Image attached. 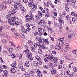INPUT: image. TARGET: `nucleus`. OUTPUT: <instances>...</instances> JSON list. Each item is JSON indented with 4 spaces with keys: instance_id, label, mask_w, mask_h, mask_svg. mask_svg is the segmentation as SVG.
<instances>
[{
    "instance_id": "34",
    "label": "nucleus",
    "mask_w": 77,
    "mask_h": 77,
    "mask_svg": "<svg viewBox=\"0 0 77 77\" xmlns=\"http://www.w3.org/2000/svg\"><path fill=\"white\" fill-rule=\"evenodd\" d=\"M28 5L29 7H32V6H33V4H34L29 2H28Z\"/></svg>"
},
{
    "instance_id": "47",
    "label": "nucleus",
    "mask_w": 77,
    "mask_h": 77,
    "mask_svg": "<svg viewBox=\"0 0 77 77\" xmlns=\"http://www.w3.org/2000/svg\"><path fill=\"white\" fill-rule=\"evenodd\" d=\"M31 50L32 52H35V48H34V47L32 46L31 48Z\"/></svg>"
},
{
    "instance_id": "3",
    "label": "nucleus",
    "mask_w": 77,
    "mask_h": 77,
    "mask_svg": "<svg viewBox=\"0 0 77 77\" xmlns=\"http://www.w3.org/2000/svg\"><path fill=\"white\" fill-rule=\"evenodd\" d=\"M5 9L7 8L6 7V3L4 2L0 6V11H2L3 9H5Z\"/></svg>"
},
{
    "instance_id": "16",
    "label": "nucleus",
    "mask_w": 77,
    "mask_h": 77,
    "mask_svg": "<svg viewBox=\"0 0 77 77\" xmlns=\"http://www.w3.org/2000/svg\"><path fill=\"white\" fill-rule=\"evenodd\" d=\"M8 14L9 15H13L14 16L15 15V13L11 11H9L8 13Z\"/></svg>"
},
{
    "instance_id": "45",
    "label": "nucleus",
    "mask_w": 77,
    "mask_h": 77,
    "mask_svg": "<svg viewBox=\"0 0 77 77\" xmlns=\"http://www.w3.org/2000/svg\"><path fill=\"white\" fill-rule=\"evenodd\" d=\"M35 17L37 20H39V19L40 18L39 17V16L38 15H35Z\"/></svg>"
},
{
    "instance_id": "28",
    "label": "nucleus",
    "mask_w": 77,
    "mask_h": 77,
    "mask_svg": "<svg viewBox=\"0 0 77 77\" xmlns=\"http://www.w3.org/2000/svg\"><path fill=\"white\" fill-rule=\"evenodd\" d=\"M20 9L23 12H25L26 11V9H25V8L23 6H21L20 7Z\"/></svg>"
},
{
    "instance_id": "64",
    "label": "nucleus",
    "mask_w": 77,
    "mask_h": 77,
    "mask_svg": "<svg viewBox=\"0 0 77 77\" xmlns=\"http://www.w3.org/2000/svg\"><path fill=\"white\" fill-rule=\"evenodd\" d=\"M39 9H40L41 11H42V12H43V11H44V9L42 8V7H39Z\"/></svg>"
},
{
    "instance_id": "6",
    "label": "nucleus",
    "mask_w": 77,
    "mask_h": 77,
    "mask_svg": "<svg viewBox=\"0 0 77 77\" xmlns=\"http://www.w3.org/2000/svg\"><path fill=\"white\" fill-rule=\"evenodd\" d=\"M33 8H32L31 10V12H35L36 9V8H37V7L35 4H33Z\"/></svg>"
},
{
    "instance_id": "54",
    "label": "nucleus",
    "mask_w": 77,
    "mask_h": 77,
    "mask_svg": "<svg viewBox=\"0 0 77 77\" xmlns=\"http://www.w3.org/2000/svg\"><path fill=\"white\" fill-rule=\"evenodd\" d=\"M20 24L19 23V22H18L16 21H15V23H14V25H15L16 26H17L18 25H19Z\"/></svg>"
},
{
    "instance_id": "22",
    "label": "nucleus",
    "mask_w": 77,
    "mask_h": 77,
    "mask_svg": "<svg viewBox=\"0 0 77 77\" xmlns=\"http://www.w3.org/2000/svg\"><path fill=\"white\" fill-rule=\"evenodd\" d=\"M51 73L53 75H54L56 73V70L55 69H53L51 71Z\"/></svg>"
},
{
    "instance_id": "63",
    "label": "nucleus",
    "mask_w": 77,
    "mask_h": 77,
    "mask_svg": "<svg viewBox=\"0 0 77 77\" xmlns=\"http://www.w3.org/2000/svg\"><path fill=\"white\" fill-rule=\"evenodd\" d=\"M47 28L48 30V29H51V26L50 25H49L47 26Z\"/></svg>"
},
{
    "instance_id": "15",
    "label": "nucleus",
    "mask_w": 77,
    "mask_h": 77,
    "mask_svg": "<svg viewBox=\"0 0 77 77\" xmlns=\"http://www.w3.org/2000/svg\"><path fill=\"white\" fill-rule=\"evenodd\" d=\"M48 8H45L43 9V13L45 14H47L48 13Z\"/></svg>"
},
{
    "instance_id": "24",
    "label": "nucleus",
    "mask_w": 77,
    "mask_h": 77,
    "mask_svg": "<svg viewBox=\"0 0 77 77\" xmlns=\"http://www.w3.org/2000/svg\"><path fill=\"white\" fill-rule=\"evenodd\" d=\"M73 74L71 73H70V74H69L68 75H66V76L67 77H72L73 76Z\"/></svg>"
},
{
    "instance_id": "18",
    "label": "nucleus",
    "mask_w": 77,
    "mask_h": 77,
    "mask_svg": "<svg viewBox=\"0 0 77 77\" xmlns=\"http://www.w3.org/2000/svg\"><path fill=\"white\" fill-rule=\"evenodd\" d=\"M44 42H45L46 44H49V42L48 39H43Z\"/></svg>"
},
{
    "instance_id": "11",
    "label": "nucleus",
    "mask_w": 77,
    "mask_h": 77,
    "mask_svg": "<svg viewBox=\"0 0 77 77\" xmlns=\"http://www.w3.org/2000/svg\"><path fill=\"white\" fill-rule=\"evenodd\" d=\"M61 46H60L56 45L55 47V48L56 50H60L61 49Z\"/></svg>"
},
{
    "instance_id": "2",
    "label": "nucleus",
    "mask_w": 77,
    "mask_h": 77,
    "mask_svg": "<svg viewBox=\"0 0 77 77\" xmlns=\"http://www.w3.org/2000/svg\"><path fill=\"white\" fill-rule=\"evenodd\" d=\"M46 57L47 59H48V60H50L51 61H53L54 59V56L51 54L46 55Z\"/></svg>"
},
{
    "instance_id": "31",
    "label": "nucleus",
    "mask_w": 77,
    "mask_h": 77,
    "mask_svg": "<svg viewBox=\"0 0 77 77\" xmlns=\"http://www.w3.org/2000/svg\"><path fill=\"white\" fill-rule=\"evenodd\" d=\"M11 10L12 12H14V13H15V14H16V11L14 8H11Z\"/></svg>"
},
{
    "instance_id": "33",
    "label": "nucleus",
    "mask_w": 77,
    "mask_h": 77,
    "mask_svg": "<svg viewBox=\"0 0 77 77\" xmlns=\"http://www.w3.org/2000/svg\"><path fill=\"white\" fill-rule=\"evenodd\" d=\"M2 41V43L3 44H5L6 43V42H7V40L6 39H3Z\"/></svg>"
},
{
    "instance_id": "35",
    "label": "nucleus",
    "mask_w": 77,
    "mask_h": 77,
    "mask_svg": "<svg viewBox=\"0 0 77 77\" xmlns=\"http://www.w3.org/2000/svg\"><path fill=\"white\" fill-rule=\"evenodd\" d=\"M34 66H38V64L37 61L34 62Z\"/></svg>"
},
{
    "instance_id": "52",
    "label": "nucleus",
    "mask_w": 77,
    "mask_h": 77,
    "mask_svg": "<svg viewBox=\"0 0 77 77\" xmlns=\"http://www.w3.org/2000/svg\"><path fill=\"white\" fill-rule=\"evenodd\" d=\"M66 20H69V19H71V18L69 17V15H67L66 17Z\"/></svg>"
},
{
    "instance_id": "17",
    "label": "nucleus",
    "mask_w": 77,
    "mask_h": 77,
    "mask_svg": "<svg viewBox=\"0 0 77 77\" xmlns=\"http://www.w3.org/2000/svg\"><path fill=\"white\" fill-rule=\"evenodd\" d=\"M48 3H48V2L45 1L43 2V4L44 6H46L47 7H48L49 6V4Z\"/></svg>"
},
{
    "instance_id": "27",
    "label": "nucleus",
    "mask_w": 77,
    "mask_h": 77,
    "mask_svg": "<svg viewBox=\"0 0 77 77\" xmlns=\"http://www.w3.org/2000/svg\"><path fill=\"white\" fill-rule=\"evenodd\" d=\"M28 57H27L28 59H29V60H30V61H32V60H33V57H32V54H31V56H29Z\"/></svg>"
},
{
    "instance_id": "32",
    "label": "nucleus",
    "mask_w": 77,
    "mask_h": 77,
    "mask_svg": "<svg viewBox=\"0 0 77 77\" xmlns=\"http://www.w3.org/2000/svg\"><path fill=\"white\" fill-rule=\"evenodd\" d=\"M38 26H41L42 27L44 26V23H42L41 22H39L38 23Z\"/></svg>"
},
{
    "instance_id": "25",
    "label": "nucleus",
    "mask_w": 77,
    "mask_h": 77,
    "mask_svg": "<svg viewBox=\"0 0 77 77\" xmlns=\"http://www.w3.org/2000/svg\"><path fill=\"white\" fill-rule=\"evenodd\" d=\"M28 43L30 45H33V42L30 40H29L28 41Z\"/></svg>"
},
{
    "instance_id": "48",
    "label": "nucleus",
    "mask_w": 77,
    "mask_h": 77,
    "mask_svg": "<svg viewBox=\"0 0 77 77\" xmlns=\"http://www.w3.org/2000/svg\"><path fill=\"white\" fill-rule=\"evenodd\" d=\"M40 48H42V49H44L45 48H46V47L44 45H41L40 46Z\"/></svg>"
},
{
    "instance_id": "9",
    "label": "nucleus",
    "mask_w": 77,
    "mask_h": 77,
    "mask_svg": "<svg viewBox=\"0 0 77 77\" xmlns=\"http://www.w3.org/2000/svg\"><path fill=\"white\" fill-rule=\"evenodd\" d=\"M59 22L60 23L63 24L64 23V21H63V19L61 17L58 19Z\"/></svg>"
},
{
    "instance_id": "20",
    "label": "nucleus",
    "mask_w": 77,
    "mask_h": 77,
    "mask_svg": "<svg viewBox=\"0 0 77 77\" xmlns=\"http://www.w3.org/2000/svg\"><path fill=\"white\" fill-rule=\"evenodd\" d=\"M43 12L42 13L40 11H38V14L39 15V16H40L41 17H42V16H44V15H43Z\"/></svg>"
},
{
    "instance_id": "61",
    "label": "nucleus",
    "mask_w": 77,
    "mask_h": 77,
    "mask_svg": "<svg viewBox=\"0 0 77 77\" xmlns=\"http://www.w3.org/2000/svg\"><path fill=\"white\" fill-rule=\"evenodd\" d=\"M15 19H16L15 17H11L10 20H11V21H14V20H15Z\"/></svg>"
},
{
    "instance_id": "7",
    "label": "nucleus",
    "mask_w": 77,
    "mask_h": 77,
    "mask_svg": "<svg viewBox=\"0 0 77 77\" xmlns=\"http://www.w3.org/2000/svg\"><path fill=\"white\" fill-rule=\"evenodd\" d=\"M69 45L68 44H66V47H65V52H67L68 51V50L69 49Z\"/></svg>"
},
{
    "instance_id": "39",
    "label": "nucleus",
    "mask_w": 77,
    "mask_h": 77,
    "mask_svg": "<svg viewBox=\"0 0 77 77\" xmlns=\"http://www.w3.org/2000/svg\"><path fill=\"white\" fill-rule=\"evenodd\" d=\"M20 69L22 71H25V68L22 66H20Z\"/></svg>"
},
{
    "instance_id": "26",
    "label": "nucleus",
    "mask_w": 77,
    "mask_h": 77,
    "mask_svg": "<svg viewBox=\"0 0 77 77\" xmlns=\"http://www.w3.org/2000/svg\"><path fill=\"white\" fill-rule=\"evenodd\" d=\"M0 36H3V38H5V35L3 33V32H0Z\"/></svg>"
},
{
    "instance_id": "29",
    "label": "nucleus",
    "mask_w": 77,
    "mask_h": 77,
    "mask_svg": "<svg viewBox=\"0 0 77 77\" xmlns=\"http://www.w3.org/2000/svg\"><path fill=\"white\" fill-rule=\"evenodd\" d=\"M25 66H27V67H29L30 66V64H29V62L28 61H26L25 62Z\"/></svg>"
},
{
    "instance_id": "40",
    "label": "nucleus",
    "mask_w": 77,
    "mask_h": 77,
    "mask_svg": "<svg viewBox=\"0 0 77 77\" xmlns=\"http://www.w3.org/2000/svg\"><path fill=\"white\" fill-rule=\"evenodd\" d=\"M20 35L21 36V37H22V38H26V35L22 33H21L20 34Z\"/></svg>"
},
{
    "instance_id": "59",
    "label": "nucleus",
    "mask_w": 77,
    "mask_h": 77,
    "mask_svg": "<svg viewBox=\"0 0 77 77\" xmlns=\"http://www.w3.org/2000/svg\"><path fill=\"white\" fill-rule=\"evenodd\" d=\"M13 2V0H8V3L11 4V3Z\"/></svg>"
},
{
    "instance_id": "14",
    "label": "nucleus",
    "mask_w": 77,
    "mask_h": 77,
    "mask_svg": "<svg viewBox=\"0 0 77 77\" xmlns=\"http://www.w3.org/2000/svg\"><path fill=\"white\" fill-rule=\"evenodd\" d=\"M10 72H11V73H13V74H14L15 73V72H16V71H15V69H14V68H11L10 69Z\"/></svg>"
},
{
    "instance_id": "42",
    "label": "nucleus",
    "mask_w": 77,
    "mask_h": 77,
    "mask_svg": "<svg viewBox=\"0 0 77 77\" xmlns=\"http://www.w3.org/2000/svg\"><path fill=\"white\" fill-rule=\"evenodd\" d=\"M37 63H38V65H42V62L40 60H38L37 61Z\"/></svg>"
},
{
    "instance_id": "37",
    "label": "nucleus",
    "mask_w": 77,
    "mask_h": 77,
    "mask_svg": "<svg viewBox=\"0 0 77 77\" xmlns=\"http://www.w3.org/2000/svg\"><path fill=\"white\" fill-rule=\"evenodd\" d=\"M24 75L25 77H29V74L27 72H25L24 74Z\"/></svg>"
},
{
    "instance_id": "57",
    "label": "nucleus",
    "mask_w": 77,
    "mask_h": 77,
    "mask_svg": "<svg viewBox=\"0 0 77 77\" xmlns=\"http://www.w3.org/2000/svg\"><path fill=\"white\" fill-rule=\"evenodd\" d=\"M31 26L32 29H35L36 28V25L35 24H31Z\"/></svg>"
},
{
    "instance_id": "51",
    "label": "nucleus",
    "mask_w": 77,
    "mask_h": 77,
    "mask_svg": "<svg viewBox=\"0 0 77 77\" xmlns=\"http://www.w3.org/2000/svg\"><path fill=\"white\" fill-rule=\"evenodd\" d=\"M63 42L59 41V44L61 46H63Z\"/></svg>"
},
{
    "instance_id": "60",
    "label": "nucleus",
    "mask_w": 77,
    "mask_h": 77,
    "mask_svg": "<svg viewBox=\"0 0 77 77\" xmlns=\"http://www.w3.org/2000/svg\"><path fill=\"white\" fill-rule=\"evenodd\" d=\"M38 51L39 54H41L42 53V50H41V49H38Z\"/></svg>"
},
{
    "instance_id": "13",
    "label": "nucleus",
    "mask_w": 77,
    "mask_h": 77,
    "mask_svg": "<svg viewBox=\"0 0 77 77\" xmlns=\"http://www.w3.org/2000/svg\"><path fill=\"white\" fill-rule=\"evenodd\" d=\"M60 17H64L66 15V12H63L62 14H59Z\"/></svg>"
},
{
    "instance_id": "56",
    "label": "nucleus",
    "mask_w": 77,
    "mask_h": 77,
    "mask_svg": "<svg viewBox=\"0 0 77 77\" xmlns=\"http://www.w3.org/2000/svg\"><path fill=\"white\" fill-rule=\"evenodd\" d=\"M64 40V38H61L60 39H58V41H60V42L63 41Z\"/></svg>"
},
{
    "instance_id": "50",
    "label": "nucleus",
    "mask_w": 77,
    "mask_h": 77,
    "mask_svg": "<svg viewBox=\"0 0 77 77\" xmlns=\"http://www.w3.org/2000/svg\"><path fill=\"white\" fill-rule=\"evenodd\" d=\"M73 69L75 72H77V68L75 67H73Z\"/></svg>"
},
{
    "instance_id": "21",
    "label": "nucleus",
    "mask_w": 77,
    "mask_h": 77,
    "mask_svg": "<svg viewBox=\"0 0 77 77\" xmlns=\"http://www.w3.org/2000/svg\"><path fill=\"white\" fill-rule=\"evenodd\" d=\"M71 15L72 16H74L75 17L77 18V13H75L74 12H72L71 13Z\"/></svg>"
},
{
    "instance_id": "41",
    "label": "nucleus",
    "mask_w": 77,
    "mask_h": 77,
    "mask_svg": "<svg viewBox=\"0 0 77 77\" xmlns=\"http://www.w3.org/2000/svg\"><path fill=\"white\" fill-rule=\"evenodd\" d=\"M53 63H52L51 62H49L48 63V66H51V67H52V66H53Z\"/></svg>"
},
{
    "instance_id": "19",
    "label": "nucleus",
    "mask_w": 77,
    "mask_h": 77,
    "mask_svg": "<svg viewBox=\"0 0 77 77\" xmlns=\"http://www.w3.org/2000/svg\"><path fill=\"white\" fill-rule=\"evenodd\" d=\"M20 31L22 33H27V31H26V29H21Z\"/></svg>"
},
{
    "instance_id": "38",
    "label": "nucleus",
    "mask_w": 77,
    "mask_h": 77,
    "mask_svg": "<svg viewBox=\"0 0 77 77\" xmlns=\"http://www.w3.org/2000/svg\"><path fill=\"white\" fill-rule=\"evenodd\" d=\"M4 30V27L3 26L0 27V32H2Z\"/></svg>"
},
{
    "instance_id": "10",
    "label": "nucleus",
    "mask_w": 77,
    "mask_h": 77,
    "mask_svg": "<svg viewBox=\"0 0 77 77\" xmlns=\"http://www.w3.org/2000/svg\"><path fill=\"white\" fill-rule=\"evenodd\" d=\"M3 72L4 74V77H7L8 76V71L6 70H4L3 71Z\"/></svg>"
},
{
    "instance_id": "53",
    "label": "nucleus",
    "mask_w": 77,
    "mask_h": 77,
    "mask_svg": "<svg viewBox=\"0 0 77 77\" xmlns=\"http://www.w3.org/2000/svg\"><path fill=\"white\" fill-rule=\"evenodd\" d=\"M73 35H74V34H71L69 35L68 36V38H71L72 37V36H73Z\"/></svg>"
},
{
    "instance_id": "1",
    "label": "nucleus",
    "mask_w": 77,
    "mask_h": 77,
    "mask_svg": "<svg viewBox=\"0 0 77 77\" xmlns=\"http://www.w3.org/2000/svg\"><path fill=\"white\" fill-rule=\"evenodd\" d=\"M31 15V16L30 17V16L29 15H27L25 16V18H26V22H32V21L34 20V18L32 16V14H30Z\"/></svg>"
},
{
    "instance_id": "4",
    "label": "nucleus",
    "mask_w": 77,
    "mask_h": 77,
    "mask_svg": "<svg viewBox=\"0 0 77 77\" xmlns=\"http://www.w3.org/2000/svg\"><path fill=\"white\" fill-rule=\"evenodd\" d=\"M24 52L26 54H27V57H29V56H31L32 54L29 52V50L28 49L25 50Z\"/></svg>"
},
{
    "instance_id": "62",
    "label": "nucleus",
    "mask_w": 77,
    "mask_h": 77,
    "mask_svg": "<svg viewBox=\"0 0 77 77\" xmlns=\"http://www.w3.org/2000/svg\"><path fill=\"white\" fill-rule=\"evenodd\" d=\"M10 42L12 46H13V47H15V45H14V43L13 42L10 41Z\"/></svg>"
},
{
    "instance_id": "5",
    "label": "nucleus",
    "mask_w": 77,
    "mask_h": 77,
    "mask_svg": "<svg viewBox=\"0 0 77 77\" xmlns=\"http://www.w3.org/2000/svg\"><path fill=\"white\" fill-rule=\"evenodd\" d=\"M35 71L36 72L37 74H38V75H37L38 77H42V74H41V72L40 71H39V69H35Z\"/></svg>"
},
{
    "instance_id": "58",
    "label": "nucleus",
    "mask_w": 77,
    "mask_h": 77,
    "mask_svg": "<svg viewBox=\"0 0 77 77\" xmlns=\"http://www.w3.org/2000/svg\"><path fill=\"white\" fill-rule=\"evenodd\" d=\"M58 69H62V66L61 65H59L58 66Z\"/></svg>"
},
{
    "instance_id": "46",
    "label": "nucleus",
    "mask_w": 77,
    "mask_h": 77,
    "mask_svg": "<svg viewBox=\"0 0 77 77\" xmlns=\"http://www.w3.org/2000/svg\"><path fill=\"white\" fill-rule=\"evenodd\" d=\"M37 45L39 48H40L41 45L40 44V43L39 42H37Z\"/></svg>"
},
{
    "instance_id": "12",
    "label": "nucleus",
    "mask_w": 77,
    "mask_h": 77,
    "mask_svg": "<svg viewBox=\"0 0 77 77\" xmlns=\"http://www.w3.org/2000/svg\"><path fill=\"white\" fill-rule=\"evenodd\" d=\"M9 24L12 25V26H14L15 25V21L11 20L9 21Z\"/></svg>"
},
{
    "instance_id": "30",
    "label": "nucleus",
    "mask_w": 77,
    "mask_h": 77,
    "mask_svg": "<svg viewBox=\"0 0 77 77\" xmlns=\"http://www.w3.org/2000/svg\"><path fill=\"white\" fill-rule=\"evenodd\" d=\"M35 58L37 59V60H41V57L39 56L38 55H36L35 57Z\"/></svg>"
},
{
    "instance_id": "44",
    "label": "nucleus",
    "mask_w": 77,
    "mask_h": 77,
    "mask_svg": "<svg viewBox=\"0 0 77 77\" xmlns=\"http://www.w3.org/2000/svg\"><path fill=\"white\" fill-rule=\"evenodd\" d=\"M54 59L52 61H54V62H57V57H55L54 58Z\"/></svg>"
},
{
    "instance_id": "49",
    "label": "nucleus",
    "mask_w": 77,
    "mask_h": 77,
    "mask_svg": "<svg viewBox=\"0 0 77 77\" xmlns=\"http://www.w3.org/2000/svg\"><path fill=\"white\" fill-rule=\"evenodd\" d=\"M44 68L45 69H48V66L46 65H45L43 66Z\"/></svg>"
},
{
    "instance_id": "8",
    "label": "nucleus",
    "mask_w": 77,
    "mask_h": 77,
    "mask_svg": "<svg viewBox=\"0 0 77 77\" xmlns=\"http://www.w3.org/2000/svg\"><path fill=\"white\" fill-rule=\"evenodd\" d=\"M14 3L17 5L18 6H21L23 5V2L21 1H19L18 2H15Z\"/></svg>"
},
{
    "instance_id": "43",
    "label": "nucleus",
    "mask_w": 77,
    "mask_h": 77,
    "mask_svg": "<svg viewBox=\"0 0 77 77\" xmlns=\"http://www.w3.org/2000/svg\"><path fill=\"white\" fill-rule=\"evenodd\" d=\"M52 18H53V19L54 20H57V17L56 16L55 17L54 16L52 15Z\"/></svg>"
},
{
    "instance_id": "36",
    "label": "nucleus",
    "mask_w": 77,
    "mask_h": 77,
    "mask_svg": "<svg viewBox=\"0 0 77 77\" xmlns=\"http://www.w3.org/2000/svg\"><path fill=\"white\" fill-rule=\"evenodd\" d=\"M35 72H34V70H33L29 72V74L31 75H33V74H34Z\"/></svg>"
},
{
    "instance_id": "23",
    "label": "nucleus",
    "mask_w": 77,
    "mask_h": 77,
    "mask_svg": "<svg viewBox=\"0 0 77 77\" xmlns=\"http://www.w3.org/2000/svg\"><path fill=\"white\" fill-rule=\"evenodd\" d=\"M14 63H12L11 64V66H12V67H14V68H16V61H15Z\"/></svg>"
},
{
    "instance_id": "55",
    "label": "nucleus",
    "mask_w": 77,
    "mask_h": 77,
    "mask_svg": "<svg viewBox=\"0 0 77 77\" xmlns=\"http://www.w3.org/2000/svg\"><path fill=\"white\" fill-rule=\"evenodd\" d=\"M34 36H36L38 35V32H33Z\"/></svg>"
}]
</instances>
